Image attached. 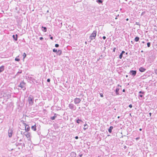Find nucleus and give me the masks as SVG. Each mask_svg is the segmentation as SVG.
Segmentation results:
<instances>
[{
    "label": "nucleus",
    "mask_w": 157,
    "mask_h": 157,
    "mask_svg": "<svg viewBox=\"0 0 157 157\" xmlns=\"http://www.w3.org/2000/svg\"><path fill=\"white\" fill-rule=\"evenodd\" d=\"M128 77V76L127 75H126V77Z\"/></svg>",
    "instance_id": "6e6d98bb"
},
{
    "label": "nucleus",
    "mask_w": 157,
    "mask_h": 157,
    "mask_svg": "<svg viewBox=\"0 0 157 157\" xmlns=\"http://www.w3.org/2000/svg\"><path fill=\"white\" fill-rule=\"evenodd\" d=\"M50 79L49 78H48V79H47V81L48 82H50Z\"/></svg>",
    "instance_id": "2f4dec72"
},
{
    "label": "nucleus",
    "mask_w": 157,
    "mask_h": 157,
    "mask_svg": "<svg viewBox=\"0 0 157 157\" xmlns=\"http://www.w3.org/2000/svg\"><path fill=\"white\" fill-rule=\"evenodd\" d=\"M140 39V38L138 37H136L135 38V41L136 42H137Z\"/></svg>",
    "instance_id": "6ab92c4d"
},
{
    "label": "nucleus",
    "mask_w": 157,
    "mask_h": 157,
    "mask_svg": "<svg viewBox=\"0 0 157 157\" xmlns=\"http://www.w3.org/2000/svg\"><path fill=\"white\" fill-rule=\"evenodd\" d=\"M21 141V140H20V141Z\"/></svg>",
    "instance_id": "13d9d810"
},
{
    "label": "nucleus",
    "mask_w": 157,
    "mask_h": 157,
    "mask_svg": "<svg viewBox=\"0 0 157 157\" xmlns=\"http://www.w3.org/2000/svg\"><path fill=\"white\" fill-rule=\"evenodd\" d=\"M149 116L151 117V113H149Z\"/></svg>",
    "instance_id": "ea45409f"
},
{
    "label": "nucleus",
    "mask_w": 157,
    "mask_h": 157,
    "mask_svg": "<svg viewBox=\"0 0 157 157\" xmlns=\"http://www.w3.org/2000/svg\"><path fill=\"white\" fill-rule=\"evenodd\" d=\"M19 73H21V72H18Z\"/></svg>",
    "instance_id": "4d7b16f0"
},
{
    "label": "nucleus",
    "mask_w": 157,
    "mask_h": 157,
    "mask_svg": "<svg viewBox=\"0 0 157 157\" xmlns=\"http://www.w3.org/2000/svg\"><path fill=\"white\" fill-rule=\"evenodd\" d=\"M50 38L52 40H53V37L52 36H51Z\"/></svg>",
    "instance_id": "58836bf2"
},
{
    "label": "nucleus",
    "mask_w": 157,
    "mask_h": 157,
    "mask_svg": "<svg viewBox=\"0 0 157 157\" xmlns=\"http://www.w3.org/2000/svg\"><path fill=\"white\" fill-rule=\"evenodd\" d=\"M15 60L17 61H19L20 60V59H19L17 58H16L15 59Z\"/></svg>",
    "instance_id": "bb28decb"
},
{
    "label": "nucleus",
    "mask_w": 157,
    "mask_h": 157,
    "mask_svg": "<svg viewBox=\"0 0 157 157\" xmlns=\"http://www.w3.org/2000/svg\"><path fill=\"white\" fill-rule=\"evenodd\" d=\"M116 49V48H114L113 49V52H115V49Z\"/></svg>",
    "instance_id": "72a5a7b5"
},
{
    "label": "nucleus",
    "mask_w": 157,
    "mask_h": 157,
    "mask_svg": "<svg viewBox=\"0 0 157 157\" xmlns=\"http://www.w3.org/2000/svg\"><path fill=\"white\" fill-rule=\"evenodd\" d=\"M70 109H73V110H75L76 109V106L73 104H70L68 106Z\"/></svg>",
    "instance_id": "39448f33"
},
{
    "label": "nucleus",
    "mask_w": 157,
    "mask_h": 157,
    "mask_svg": "<svg viewBox=\"0 0 157 157\" xmlns=\"http://www.w3.org/2000/svg\"><path fill=\"white\" fill-rule=\"evenodd\" d=\"M97 2H98V3H102V1L101 0H97Z\"/></svg>",
    "instance_id": "393cba45"
},
{
    "label": "nucleus",
    "mask_w": 157,
    "mask_h": 157,
    "mask_svg": "<svg viewBox=\"0 0 157 157\" xmlns=\"http://www.w3.org/2000/svg\"><path fill=\"white\" fill-rule=\"evenodd\" d=\"M117 118H120V117L119 116Z\"/></svg>",
    "instance_id": "603ef678"
},
{
    "label": "nucleus",
    "mask_w": 157,
    "mask_h": 157,
    "mask_svg": "<svg viewBox=\"0 0 157 157\" xmlns=\"http://www.w3.org/2000/svg\"><path fill=\"white\" fill-rule=\"evenodd\" d=\"M26 53H24L23 55V59H24L26 57Z\"/></svg>",
    "instance_id": "5701e85b"
},
{
    "label": "nucleus",
    "mask_w": 157,
    "mask_h": 157,
    "mask_svg": "<svg viewBox=\"0 0 157 157\" xmlns=\"http://www.w3.org/2000/svg\"><path fill=\"white\" fill-rule=\"evenodd\" d=\"M75 138L76 139H78V136H76L75 137Z\"/></svg>",
    "instance_id": "4c0bfd02"
},
{
    "label": "nucleus",
    "mask_w": 157,
    "mask_h": 157,
    "mask_svg": "<svg viewBox=\"0 0 157 157\" xmlns=\"http://www.w3.org/2000/svg\"><path fill=\"white\" fill-rule=\"evenodd\" d=\"M145 13V11L143 12H142V13H141V15H143Z\"/></svg>",
    "instance_id": "7c9ffc66"
},
{
    "label": "nucleus",
    "mask_w": 157,
    "mask_h": 157,
    "mask_svg": "<svg viewBox=\"0 0 157 157\" xmlns=\"http://www.w3.org/2000/svg\"><path fill=\"white\" fill-rule=\"evenodd\" d=\"M86 124H84V127H85V126H86Z\"/></svg>",
    "instance_id": "8fccbe9b"
},
{
    "label": "nucleus",
    "mask_w": 157,
    "mask_h": 157,
    "mask_svg": "<svg viewBox=\"0 0 157 157\" xmlns=\"http://www.w3.org/2000/svg\"><path fill=\"white\" fill-rule=\"evenodd\" d=\"M147 46L148 47H149L151 45V43L150 42H148L147 44Z\"/></svg>",
    "instance_id": "b1692460"
},
{
    "label": "nucleus",
    "mask_w": 157,
    "mask_h": 157,
    "mask_svg": "<svg viewBox=\"0 0 157 157\" xmlns=\"http://www.w3.org/2000/svg\"><path fill=\"white\" fill-rule=\"evenodd\" d=\"M30 129V127L28 125H26L25 127V130L26 132H28L29 131Z\"/></svg>",
    "instance_id": "9b49d317"
},
{
    "label": "nucleus",
    "mask_w": 157,
    "mask_h": 157,
    "mask_svg": "<svg viewBox=\"0 0 157 157\" xmlns=\"http://www.w3.org/2000/svg\"><path fill=\"white\" fill-rule=\"evenodd\" d=\"M57 50L55 48L53 49V52H57Z\"/></svg>",
    "instance_id": "a878e982"
},
{
    "label": "nucleus",
    "mask_w": 157,
    "mask_h": 157,
    "mask_svg": "<svg viewBox=\"0 0 157 157\" xmlns=\"http://www.w3.org/2000/svg\"><path fill=\"white\" fill-rule=\"evenodd\" d=\"M128 107L130 108H132V106L131 104H130L129 105Z\"/></svg>",
    "instance_id": "c756f323"
},
{
    "label": "nucleus",
    "mask_w": 157,
    "mask_h": 157,
    "mask_svg": "<svg viewBox=\"0 0 157 157\" xmlns=\"http://www.w3.org/2000/svg\"><path fill=\"white\" fill-rule=\"evenodd\" d=\"M142 130V128H140L139 129V130L140 131H141Z\"/></svg>",
    "instance_id": "49530a36"
},
{
    "label": "nucleus",
    "mask_w": 157,
    "mask_h": 157,
    "mask_svg": "<svg viewBox=\"0 0 157 157\" xmlns=\"http://www.w3.org/2000/svg\"><path fill=\"white\" fill-rule=\"evenodd\" d=\"M62 51L60 50H59L58 51H57V53L58 55L59 56L60 55L62 54Z\"/></svg>",
    "instance_id": "4468645a"
},
{
    "label": "nucleus",
    "mask_w": 157,
    "mask_h": 157,
    "mask_svg": "<svg viewBox=\"0 0 157 157\" xmlns=\"http://www.w3.org/2000/svg\"><path fill=\"white\" fill-rule=\"evenodd\" d=\"M81 101V99L78 98H76L74 99V103L75 104H78Z\"/></svg>",
    "instance_id": "423d86ee"
},
{
    "label": "nucleus",
    "mask_w": 157,
    "mask_h": 157,
    "mask_svg": "<svg viewBox=\"0 0 157 157\" xmlns=\"http://www.w3.org/2000/svg\"><path fill=\"white\" fill-rule=\"evenodd\" d=\"M40 40H42L43 39V38L42 37H40Z\"/></svg>",
    "instance_id": "473e14b6"
},
{
    "label": "nucleus",
    "mask_w": 157,
    "mask_h": 157,
    "mask_svg": "<svg viewBox=\"0 0 157 157\" xmlns=\"http://www.w3.org/2000/svg\"><path fill=\"white\" fill-rule=\"evenodd\" d=\"M28 101L30 105H32L33 103L34 98L33 96L32 95H30L28 97Z\"/></svg>",
    "instance_id": "f257e3e1"
},
{
    "label": "nucleus",
    "mask_w": 157,
    "mask_h": 157,
    "mask_svg": "<svg viewBox=\"0 0 157 157\" xmlns=\"http://www.w3.org/2000/svg\"><path fill=\"white\" fill-rule=\"evenodd\" d=\"M119 89L118 88H117V89L116 90V94L117 95L119 94Z\"/></svg>",
    "instance_id": "f3484780"
},
{
    "label": "nucleus",
    "mask_w": 157,
    "mask_h": 157,
    "mask_svg": "<svg viewBox=\"0 0 157 157\" xmlns=\"http://www.w3.org/2000/svg\"><path fill=\"white\" fill-rule=\"evenodd\" d=\"M139 96H140V97H143V95H139Z\"/></svg>",
    "instance_id": "a19ab883"
},
{
    "label": "nucleus",
    "mask_w": 157,
    "mask_h": 157,
    "mask_svg": "<svg viewBox=\"0 0 157 157\" xmlns=\"http://www.w3.org/2000/svg\"><path fill=\"white\" fill-rule=\"evenodd\" d=\"M106 37L105 36H103V38L104 40H105L106 39Z\"/></svg>",
    "instance_id": "e433bc0d"
},
{
    "label": "nucleus",
    "mask_w": 157,
    "mask_h": 157,
    "mask_svg": "<svg viewBox=\"0 0 157 157\" xmlns=\"http://www.w3.org/2000/svg\"><path fill=\"white\" fill-rule=\"evenodd\" d=\"M55 47L57 48L59 47V45L58 44H56L55 45Z\"/></svg>",
    "instance_id": "cd10ccee"
},
{
    "label": "nucleus",
    "mask_w": 157,
    "mask_h": 157,
    "mask_svg": "<svg viewBox=\"0 0 157 157\" xmlns=\"http://www.w3.org/2000/svg\"><path fill=\"white\" fill-rule=\"evenodd\" d=\"M25 136L27 138H29L30 137V133H27V134H26Z\"/></svg>",
    "instance_id": "aec40b11"
},
{
    "label": "nucleus",
    "mask_w": 157,
    "mask_h": 157,
    "mask_svg": "<svg viewBox=\"0 0 157 157\" xmlns=\"http://www.w3.org/2000/svg\"><path fill=\"white\" fill-rule=\"evenodd\" d=\"M141 52H143V51H141Z\"/></svg>",
    "instance_id": "052dcab7"
},
{
    "label": "nucleus",
    "mask_w": 157,
    "mask_h": 157,
    "mask_svg": "<svg viewBox=\"0 0 157 157\" xmlns=\"http://www.w3.org/2000/svg\"><path fill=\"white\" fill-rule=\"evenodd\" d=\"M125 91V90H124V89H123V92H124Z\"/></svg>",
    "instance_id": "a18cd8bd"
},
{
    "label": "nucleus",
    "mask_w": 157,
    "mask_h": 157,
    "mask_svg": "<svg viewBox=\"0 0 157 157\" xmlns=\"http://www.w3.org/2000/svg\"><path fill=\"white\" fill-rule=\"evenodd\" d=\"M139 23L136 22V24L137 25H139Z\"/></svg>",
    "instance_id": "c03bdc74"
},
{
    "label": "nucleus",
    "mask_w": 157,
    "mask_h": 157,
    "mask_svg": "<svg viewBox=\"0 0 157 157\" xmlns=\"http://www.w3.org/2000/svg\"><path fill=\"white\" fill-rule=\"evenodd\" d=\"M118 86H120L119 85H118Z\"/></svg>",
    "instance_id": "bf43d9fd"
},
{
    "label": "nucleus",
    "mask_w": 157,
    "mask_h": 157,
    "mask_svg": "<svg viewBox=\"0 0 157 157\" xmlns=\"http://www.w3.org/2000/svg\"><path fill=\"white\" fill-rule=\"evenodd\" d=\"M25 83L23 81L20 83L18 85V86L20 87L21 88H23V90H24L26 89V88L25 87Z\"/></svg>",
    "instance_id": "7ed1b4c3"
},
{
    "label": "nucleus",
    "mask_w": 157,
    "mask_h": 157,
    "mask_svg": "<svg viewBox=\"0 0 157 157\" xmlns=\"http://www.w3.org/2000/svg\"><path fill=\"white\" fill-rule=\"evenodd\" d=\"M155 73L157 74V70L155 71Z\"/></svg>",
    "instance_id": "09e8293b"
},
{
    "label": "nucleus",
    "mask_w": 157,
    "mask_h": 157,
    "mask_svg": "<svg viewBox=\"0 0 157 157\" xmlns=\"http://www.w3.org/2000/svg\"><path fill=\"white\" fill-rule=\"evenodd\" d=\"M13 133V130L12 129L10 128L8 130V135L9 138L12 137Z\"/></svg>",
    "instance_id": "20e7f679"
},
{
    "label": "nucleus",
    "mask_w": 157,
    "mask_h": 157,
    "mask_svg": "<svg viewBox=\"0 0 157 157\" xmlns=\"http://www.w3.org/2000/svg\"><path fill=\"white\" fill-rule=\"evenodd\" d=\"M31 128L33 131H35L36 130V125L32 126L31 127Z\"/></svg>",
    "instance_id": "2eb2a0df"
},
{
    "label": "nucleus",
    "mask_w": 157,
    "mask_h": 157,
    "mask_svg": "<svg viewBox=\"0 0 157 157\" xmlns=\"http://www.w3.org/2000/svg\"><path fill=\"white\" fill-rule=\"evenodd\" d=\"M97 31L96 30L93 31L92 33L91 34L90 36V38L91 40L95 38V37L96 36Z\"/></svg>",
    "instance_id": "f03ea898"
},
{
    "label": "nucleus",
    "mask_w": 157,
    "mask_h": 157,
    "mask_svg": "<svg viewBox=\"0 0 157 157\" xmlns=\"http://www.w3.org/2000/svg\"><path fill=\"white\" fill-rule=\"evenodd\" d=\"M4 70V67L2 66L0 67V73L3 71Z\"/></svg>",
    "instance_id": "ddd939ff"
},
{
    "label": "nucleus",
    "mask_w": 157,
    "mask_h": 157,
    "mask_svg": "<svg viewBox=\"0 0 157 157\" xmlns=\"http://www.w3.org/2000/svg\"><path fill=\"white\" fill-rule=\"evenodd\" d=\"M47 13H48L49 12V11L48 10H47Z\"/></svg>",
    "instance_id": "5fc2aeb1"
},
{
    "label": "nucleus",
    "mask_w": 157,
    "mask_h": 157,
    "mask_svg": "<svg viewBox=\"0 0 157 157\" xmlns=\"http://www.w3.org/2000/svg\"><path fill=\"white\" fill-rule=\"evenodd\" d=\"M56 114H55L54 116L53 117H51V119H52V120H54L56 117Z\"/></svg>",
    "instance_id": "a211bd4d"
},
{
    "label": "nucleus",
    "mask_w": 157,
    "mask_h": 157,
    "mask_svg": "<svg viewBox=\"0 0 157 157\" xmlns=\"http://www.w3.org/2000/svg\"><path fill=\"white\" fill-rule=\"evenodd\" d=\"M19 143H16V145H19Z\"/></svg>",
    "instance_id": "79ce46f5"
},
{
    "label": "nucleus",
    "mask_w": 157,
    "mask_h": 157,
    "mask_svg": "<svg viewBox=\"0 0 157 157\" xmlns=\"http://www.w3.org/2000/svg\"><path fill=\"white\" fill-rule=\"evenodd\" d=\"M80 121L82 122V121L81 120H80L79 119H78L76 121V122L78 124H79L80 123Z\"/></svg>",
    "instance_id": "4be33fe9"
},
{
    "label": "nucleus",
    "mask_w": 157,
    "mask_h": 157,
    "mask_svg": "<svg viewBox=\"0 0 157 157\" xmlns=\"http://www.w3.org/2000/svg\"><path fill=\"white\" fill-rule=\"evenodd\" d=\"M86 128H84V130H86Z\"/></svg>",
    "instance_id": "864d4df0"
},
{
    "label": "nucleus",
    "mask_w": 157,
    "mask_h": 157,
    "mask_svg": "<svg viewBox=\"0 0 157 157\" xmlns=\"http://www.w3.org/2000/svg\"><path fill=\"white\" fill-rule=\"evenodd\" d=\"M100 94V96H101V97H103V94Z\"/></svg>",
    "instance_id": "f704fd0d"
},
{
    "label": "nucleus",
    "mask_w": 157,
    "mask_h": 157,
    "mask_svg": "<svg viewBox=\"0 0 157 157\" xmlns=\"http://www.w3.org/2000/svg\"><path fill=\"white\" fill-rule=\"evenodd\" d=\"M139 70L141 72H144L146 70V69L143 67H141L139 68Z\"/></svg>",
    "instance_id": "6e6552de"
},
{
    "label": "nucleus",
    "mask_w": 157,
    "mask_h": 157,
    "mask_svg": "<svg viewBox=\"0 0 157 157\" xmlns=\"http://www.w3.org/2000/svg\"><path fill=\"white\" fill-rule=\"evenodd\" d=\"M124 53H125V52L124 51H122V52L120 54L119 56V58L120 59H121V58L122 57L123 54Z\"/></svg>",
    "instance_id": "f8f14e48"
},
{
    "label": "nucleus",
    "mask_w": 157,
    "mask_h": 157,
    "mask_svg": "<svg viewBox=\"0 0 157 157\" xmlns=\"http://www.w3.org/2000/svg\"><path fill=\"white\" fill-rule=\"evenodd\" d=\"M42 28H43L42 31L44 32H46L47 31V28L46 27H42Z\"/></svg>",
    "instance_id": "412c9836"
},
{
    "label": "nucleus",
    "mask_w": 157,
    "mask_h": 157,
    "mask_svg": "<svg viewBox=\"0 0 157 157\" xmlns=\"http://www.w3.org/2000/svg\"><path fill=\"white\" fill-rule=\"evenodd\" d=\"M140 139V138L139 137H137V138L136 139L137 140H139V139Z\"/></svg>",
    "instance_id": "37998d69"
},
{
    "label": "nucleus",
    "mask_w": 157,
    "mask_h": 157,
    "mask_svg": "<svg viewBox=\"0 0 157 157\" xmlns=\"http://www.w3.org/2000/svg\"><path fill=\"white\" fill-rule=\"evenodd\" d=\"M130 73L133 76H135L136 74V71L131 70L130 71Z\"/></svg>",
    "instance_id": "0eeeda50"
},
{
    "label": "nucleus",
    "mask_w": 157,
    "mask_h": 157,
    "mask_svg": "<svg viewBox=\"0 0 157 157\" xmlns=\"http://www.w3.org/2000/svg\"><path fill=\"white\" fill-rule=\"evenodd\" d=\"M113 128V127L112 126H111L108 129L109 132V133H111L112 132V130Z\"/></svg>",
    "instance_id": "dca6fc26"
},
{
    "label": "nucleus",
    "mask_w": 157,
    "mask_h": 157,
    "mask_svg": "<svg viewBox=\"0 0 157 157\" xmlns=\"http://www.w3.org/2000/svg\"><path fill=\"white\" fill-rule=\"evenodd\" d=\"M78 155L80 157H82V154H79Z\"/></svg>",
    "instance_id": "c9c22d12"
},
{
    "label": "nucleus",
    "mask_w": 157,
    "mask_h": 157,
    "mask_svg": "<svg viewBox=\"0 0 157 157\" xmlns=\"http://www.w3.org/2000/svg\"><path fill=\"white\" fill-rule=\"evenodd\" d=\"M139 94H144V92H142V91H140L139 92Z\"/></svg>",
    "instance_id": "c85d7f7f"
},
{
    "label": "nucleus",
    "mask_w": 157,
    "mask_h": 157,
    "mask_svg": "<svg viewBox=\"0 0 157 157\" xmlns=\"http://www.w3.org/2000/svg\"><path fill=\"white\" fill-rule=\"evenodd\" d=\"M13 37L14 40L16 41L17 40V35L16 34V35H13Z\"/></svg>",
    "instance_id": "9d476101"
},
{
    "label": "nucleus",
    "mask_w": 157,
    "mask_h": 157,
    "mask_svg": "<svg viewBox=\"0 0 157 157\" xmlns=\"http://www.w3.org/2000/svg\"><path fill=\"white\" fill-rule=\"evenodd\" d=\"M71 157H76V154L75 152H72L71 153Z\"/></svg>",
    "instance_id": "1a4fd4ad"
},
{
    "label": "nucleus",
    "mask_w": 157,
    "mask_h": 157,
    "mask_svg": "<svg viewBox=\"0 0 157 157\" xmlns=\"http://www.w3.org/2000/svg\"><path fill=\"white\" fill-rule=\"evenodd\" d=\"M142 43H144V41H142Z\"/></svg>",
    "instance_id": "3c124183"
},
{
    "label": "nucleus",
    "mask_w": 157,
    "mask_h": 157,
    "mask_svg": "<svg viewBox=\"0 0 157 157\" xmlns=\"http://www.w3.org/2000/svg\"><path fill=\"white\" fill-rule=\"evenodd\" d=\"M126 20L127 21H128V18H127V19H126Z\"/></svg>",
    "instance_id": "de8ad7c7"
}]
</instances>
